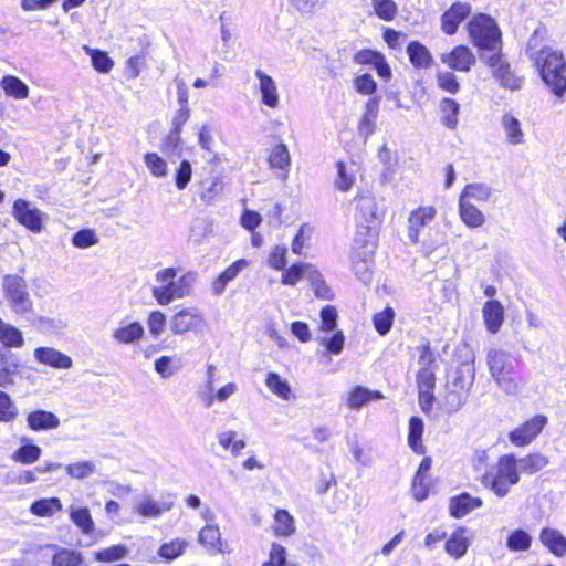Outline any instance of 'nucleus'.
I'll use <instances>...</instances> for the list:
<instances>
[{
  "label": "nucleus",
  "mask_w": 566,
  "mask_h": 566,
  "mask_svg": "<svg viewBox=\"0 0 566 566\" xmlns=\"http://www.w3.org/2000/svg\"><path fill=\"white\" fill-rule=\"evenodd\" d=\"M356 201V209L359 213L358 218L361 222L366 223L358 226L353 245V264L355 270L359 272L360 264L361 269L367 270V262L375 252L376 241L373 226L380 222L381 212H379L374 196L360 195Z\"/></svg>",
  "instance_id": "f257e3e1"
},
{
  "label": "nucleus",
  "mask_w": 566,
  "mask_h": 566,
  "mask_svg": "<svg viewBox=\"0 0 566 566\" xmlns=\"http://www.w3.org/2000/svg\"><path fill=\"white\" fill-rule=\"evenodd\" d=\"M527 53L545 84L556 96H563L566 92V60L564 54L548 46L539 49L537 31L528 40Z\"/></svg>",
  "instance_id": "f03ea898"
},
{
  "label": "nucleus",
  "mask_w": 566,
  "mask_h": 566,
  "mask_svg": "<svg viewBox=\"0 0 566 566\" xmlns=\"http://www.w3.org/2000/svg\"><path fill=\"white\" fill-rule=\"evenodd\" d=\"M195 274L188 272L177 279L174 268L159 270L155 274L156 284L151 287V294L159 305H168L177 298H184L191 294Z\"/></svg>",
  "instance_id": "7ed1b4c3"
},
{
  "label": "nucleus",
  "mask_w": 566,
  "mask_h": 566,
  "mask_svg": "<svg viewBox=\"0 0 566 566\" xmlns=\"http://www.w3.org/2000/svg\"><path fill=\"white\" fill-rule=\"evenodd\" d=\"M482 484L497 497H505L511 488L520 482L517 460L513 454H504L482 475Z\"/></svg>",
  "instance_id": "20e7f679"
},
{
  "label": "nucleus",
  "mask_w": 566,
  "mask_h": 566,
  "mask_svg": "<svg viewBox=\"0 0 566 566\" xmlns=\"http://www.w3.org/2000/svg\"><path fill=\"white\" fill-rule=\"evenodd\" d=\"M486 363L490 374L497 386L506 394H515L517 386L511 378L514 369L511 354L500 348H491L486 355Z\"/></svg>",
  "instance_id": "39448f33"
},
{
  "label": "nucleus",
  "mask_w": 566,
  "mask_h": 566,
  "mask_svg": "<svg viewBox=\"0 0 566 566\" xmlns=\"http://www.w3.org/2000/svg\"><path fill=\"white\" fill-rule=\"evenodd\" d=\"M469 34L475 46L495 51L501 43V32L495 21L485 14L474 17L468 24Z\"/></svg>",
  "instance_id": "423d86ee"
},
{
  "label": "nucleus",
  "mask_w": 566,
  "mask_h": 566,
  "mask_svg": "<svg viewBox=\"0 0 566 566\" xmlns=\"http://www.w3.org/2000/svg\"><path fill=\"white\" fill-rule=\"evenodd\" d=\"M2 287L6 301L17 315L25 316L33 311V302L28 292L27 283L22 277L7 275L3 279Z\"/></svg>",
  "instance_id": "0eeeda50"
},
{
  "label": "nucleus",
  "mask_w": 566,
  "mask_h": 566,
  "mask_svg": "<svg viewBox=\"0 0 566 566\" xmlns=\"http://www.w3.org/2000/svg\"><path fill=\"white\" fill-rule=\"evenodd\" d=\"M206 325V318L197 307L180 308L169 319L170 331L175 335H184L188 332L199 333Z\"/></svg>",
  "instance_id": "6e6552de"
},
{
  "label": "nucleus",
  "mask_w": 566,
  "mask_h": 566,
  "mask_svg": "<svg viewBox=\"0 0 566 566\" xmlns=\"http://www.w3.org/2000/svg\"><path fill=\"white\" fill-rule=\"evenodd\" d=\"M12 214L20 224L31 232H41L44 214L31 202L23 199L15 200L12 207Z\"/></svg>",
  "instance_id": "1a4fd4ad"
},
{
  "label": "nucleus",
  "mask_w": 566,
  "mask_h": 566,
  "mask_svg": "<svg viewBox=\"0 0 566 566\" xmlns=\"http://www.w3.org/2000/svg\"><path fill=\"white\" fill-rule=\"evenodd\" d=\"M546 423L547 418L544 415H536L511 431L509 439L516 447L527 446L542 432Z\"/></svg>",
  "instance_id": "9d476101"
},
{
  "label": "nucleus",
  "mask_w": 566,
  "mask_h": 566,
  "mask_svg": "<svg viewBox=\"0 0 566 566\" xmlns=\"http://www.w3.org/2000/svg\"><path fill=\"white\" fill-rule=\"evenodd\" d=\"M488 65L492 69L494 77L501 83L503 87L510 90H517L521 87L522 80L512 74L510 65L502 59L500 54L493 53L490 56L482 55Z\"/></svg>",
  "instance_id": "9b49d317"
},
{
  "label": "nucleus",
  "mask_w": 566,
  "mask_h": 566,
  "mask_svg": "<svg viewBox=\"0 0 566 566\" xmlns=\"http://www.w3.org/2000/svg\"><path fill=\"white\" fill-rule=\"evenodd\" d=\"M440 60L449 69L468 72L475 63V56L472 51L465 45H457L450 52L442 53Z\"/></svg>",
  "instance_id": "f8f14e48"
},
{
  "label": "nucleus",
  "mask_w": 566,
  "mask_h": 566,
  "mask_svg": "<svg viewBox=\"0 0 566 566\" xmlns=\"http://www.w3.org/2000/svg\"><path fill=\"white\" fill-rule=\"evenodd\" d=\"M437 214V210L432 206H422L412 210L408 218V237L411 242H419L421 230L427 227Z\"/></svg>",
  "instance_id": "ddd939ff"
},
{
  "label": "nucleus",
  "mask_w": 566,
  "mask_h": 566,
  "mask_svg": "<svg viewBox=\"0 0 566 566\" xmlns=\"http://www.w3.org/2000/svg\"><path fill=\"white\" fill-rule=\"evenodd\" d=\"M302 279H306L311 285H315L319 280V272L311 263H295L283 272L281 281L285 285L293 286Z\"/></svg>",
  "instance_id": "4468645a"
},
{
  "label": "nucleus",
  "mask_w": 566,
  "mask_h": 566,
  "mask_svg": "<svg viewBox=\"0 0 566 566\" xmlns=\"http://www.w3.org/2000/svg\"><path fill=\"white\" fill-rule=\"evenodd\" d=\"M258 80V88L261 94V103L270 108H277L280 104V95L275 81L258 69L254 73Z\"/></svg>",
  "instance_id": "2eb2a0df"
},
{
  "label": "nucleus",
  "mask_w": 566,
  "mask_h": 566,
  "mask_svg": "<svg viewBox=\"0 0 566 566\" xmlns=\"http://www.w3.org/2000/svg\"><path fill=\"white\" fill-rule=\"evenodd\" d=\"M417 384H418L419 403L423 411H429L431 409L432 401L434 399V396L432 392L434 385H436L434 370H432V369L418 370Z\"/></svg>",
  "instance_id": "dca6fc26"
},
{
  "label": "nucleus",
  "mask_w": 566,
  "mask_h": 566,
  "mask_svg": "<svg viewBox=\"0 0 566 566\" xmlns=\"http://www.w3.org/2000/svg\"><path fill=\"white\" fill-rule=\"evenodd\" d=\"M34 358L43 365L56 369H70L73 366L72 358L53 348V347H38L34 349Z\"/></svg>",
  "instance_id": "f3484780"
},
{
  "label": "nucleus",
  "mask_w": 566,
  "mask_h": 566,
  "mask_svg": "<svg viewBox=\"0 0 566 566\" xmlns=\"http://www.w3.org/2000/svg\"><path fill=\"white\" fill-rule=\"evenodd\" d=\"M343 401L350 410H358L371 400H381L384 395L379 390H370L363 386H355L345 396Z\"/></svg>",
  "instance_id": "a211bd4d"
},
{
  "label": "nucleus",
  "mask_w": 566,
  "mask_h": 566,
  "mask_svg": "<svg viewBox=\"0 0 566 566\" xmlns=\"http://www.w3.org/2000/svg\"><path fill=\"white\" fill-rule=\"evenodd\" d=\"M471 7L467 3H453L441 17V28L444 33L451 35L458 30L459 24L470 14Z\"/></svg>",
  "instance_id": "6ab92c4d"
},
{
  "label": "nucleus",
  "mask_w": 566,
  "mask_h": 566,
  "mask_svg": "<svg viewBox=\"0 0 566 566\" xmlns=\"http://www.w3.org/2000/svg\"><path fill=\"white\" fill-rule=\"evenodd\" d=\"M145 335L144 326L139 322H120L112 332V338L123 345H130L139 342Z\"/></svg>",
  "instance_id": "aec40b11"
},
{
  "label": "nucleus",
  "mask_w": 566,
  "mask_h": 566,
  "mask_svg": "<svg viewBox=\"0 0 566 566\" xmlns=\"http://www.w3.org/2000/svg\"><path fill=\"white\" fill-rule=\"evenodd\" d=\"M171 507L172 502H158L150 495H143L135 505V512L146 518H158Z\"/></svg>",
  "instance_id": "412c9836"
},
{
  "label": "nucleus",
  "mask_w": 566,
  "mask_h": 566,
  "mask_svg": "<svg viewBox=\"0 0 566 566\" xmlns=\"http://www.w3.org/2000/svg\"><path fill=\"white\" fill-rule=\"evenodd\" d=\"M59 417L43 409L31 411L27 416V424L33 431H48L60 427Z\"/></svg>",
  "instance_id": "4be33fe9"
},
{
  "label": "nucleus",
  "mask_w": 566,
  "mask_h": 566,
  "mask_svg": "<svg viewBox=\"0 0 566 566\" xmlns=\"http://www.w3.org/2000/svg\"><path fill=\"white\" fill-rule=\"evenodd\" d=\"M539 541L556 557L566 556V537L560 531L544 527L539 533Z\"/></svg>",
  "instance_id": "5701e85b"
},
{
  "label": "nucleus",
  "mask_w": 566,
  "mask_h": 566,
  "mask_svg": "<svg viewBox=\"0 0 566 566\" xmlns=\"http://www.w3.org/2000/svg\"><path fill=\"white\" fill-rule=\"evenodd\" d=\"M482 315L486 329L495 334L503 324L504 321V307L496 301H488L482 308Z\"/></svg>",
  "instance_id": "b1692460"
},
{
  "label": "nucleus",
  "mask_w": 566,
  "mask_h": 566,
  "mask_svg": "<svg viewBox=\"0 0 566 566\" xmlns=\"http://www.w3.org/2000/svg\"><path fill=\"white\" fill-rule=\"evenodd\" d=\"M483 504L480 497H473L469 493H462L459 496L450 499L449 511L453 517H463Z\"/></svg>",
  "instance_id": "393cba45"
},
{
  "label": "nucleus",
  "mask_w": 566,
  "mask_h": 566,
  "mask_svg": "<svg viewBox=\"0 0 566 566\" xmlns=\"http://www.w3.org/2000/svg\"><path fill=\"white\" fill-rule=\"evenodd\" d=\"M475 378V368L473 363H463L461 364L447 385L460 388L461 390L469 391L474 382Z\"/></svg>",
  "instance_id": "a878e982"
},
{
  "label": "nucleus",
  "mask_w": 566,
  "mask_h": 566,
  "mask_svg": "<svg viewBox=\"0 0 566 566\" xmlns=\"http://www.w3.org/2000/svg\"><path fill=\"white\" fill-rule=\"evenodd\" d=\"M459 216L461 221L469 228L482 227L485 222L483 212L471 201L459 199Z\"/></svg>",
  "instance_id": "bb28decb"
},
{
  "label": "nucleus",
  "mask_w": 566,
  "mask_h": 566,
  "mask_svg": "<svg viewBox=\"0 0 566 566\" xmlns=\"http://www.w3.org/2000/svg\"><path fill=\"white\" fill-rule=\"evenodd\" d=\"M467 533L465 528H458L446 542V552L457 559L465 555L470 545Z\"/></svg>",
  "instance_id": "cd10ccee"
},
{
  "label": "nucleus",
  "mask_w": 566,
  "mask_h": 566,
  "mask_svg": "<svg viewBox=\"0 0 566 566\" xmlns=\"http://www.w3.org/2000/svg\"><path fill=\"white\" fill-rule=\"evenodd\" d=\"M468 397L469 391L447 385L446 394L441 402L442 409L448 413H454L463 407Z\"/></svg>",
  "instance_id": "c85d7f7f"
},
{
  "label": "nucleus",
  "mask_w": 566,
  "mask_h": 566,
  "mask_svg": "<svg viewBox=\"0 0 566 566\" xmlns=\"http://www.w3.org/2000/svg\"><path fill=\"white\" fill-rule=\"evenodd\" d=\"M265 386L272 394L285 401H290L294 398L289 381L274 371L268 373Z\"/></svg>",
  "instance_id": "c756f323"
},
{
  "label": "nucleus",
  "mask_w": 566,
  "mask_h": 566,
  "mask_svg": "<svg viewBox=\"0 0 566 566\" xmlns=\"http://www.w3.org/2000/svg\"><path fill=\"white\" fill-rule=\"evenodd\" d=\"M378 115V103L376 99H369L366 104V111L364 115L360 118V122L358 124V134L364 137L368 138L376 128V118Z\"/></svg>",
  "instance_id": "7c9ffc66"
},
{
  "label": "nucleus",
  "mask_w": 566,
  "mask_h": 566,
  "mask_svg": "<svg viewBox=\"0 0 566 566\" xmlns=\"http://www.w3.org/2000/svg\"><path fill=\"white\" fill-rule=\"evenodd\" d=\"M506 140L511 145H520L524 142V133L520 120L512 114H504L501 119Z\"/></svg>",
  "instance_id": "2f4dec72"
},
{
  "label": "nucleus",
  "mask_w": 566,
  "mask_h": 566,
  "mask_svg": "<svg viewBox=\"0 0 566 566\" xmlns=\"http://www.w3.org/2000/svg\"><path fill=\"white\" fill-rule=\"evenodd\" d=\"M0 85L7 96L15 99H25L29 96L28 85L14 75L3 76Z\"/></svg>",
  "instance_id": "473e14b6"
},
{
  "label": "nucleus",
  "mask_w": 566,
  "mask_h": 566,
  "mask_svg": "<svg viewBox=\"0 0 566 566\" xmlns=\"http://www.w3.org/2000/svg\"><path fill=\"white\" fill-rule=\"evenodd\" d=\"M0 343L4 347L20 348L24 344L22 332L0 318Z\"/></svg>",
  "instance_id": "72a5a7b5"
},
{
  "label": "nucleus",
  "mask_w": 566,
  "mask_h": 566,
  "mask_svg": "<svg viewBox=\"0 0 566 566\" xmlns=\"http://www.w3.org/2000/svg\"><path fill=\"white\" fill-rule=\"evenodd\" d=\"M439 111L441 114V123L449 129H455L460 112L459 103L452 98H442L439 104Z\"/></svg>",
  "instance_id": "f704fd0d"
},
{
  "label": "nucleus",
  "mask_w": 566,
  "mask_h": 566,
  "mask_svg": "<svg viewBox=\"0 0 566 566\" xmlns=\"http://www.w3.org/2000/svg\"><path fill=\"white\" fill-rule=\"evenodd\" d=\"M410 62L416 67H429L432 64V55L429 50L418 41H412L407 46Z\"/></svg>",
  "instance_id": "c9c22d12"
},
{
  "label": "nucleus",
  "mask_w": 566,
  "mask_h": 566,
  "mask_svg": "<svg viewBox=\"0 0 566 566\" xmlns=\"http://www.w3.org/2000/svg\"><path fill=\"white\" fill-rule=\"evenodd\" d=\"M423 430V421L418 417H411L409 420L408 444L418 454L426 452L422 443Z\"/></svg>",
  "instance_id": "e433bc0d"
},
{
  "label": "nucleus",
  "mask_w": 566,
  "mask_h": 566,
  "mask_svg": "<svg viewBox=\"0 0 566 566\" xmlns=\"http://www.w3.org/2000/svg\"><path fill=\"white\" fill-rule=\"evenodd\" d=\"M273 531L275 535L287 537L295 533L293 516L286 510H277L274 514Z\"/></svg>",
  "instance_id": "4c0bfd02"
},
{
  "label": "nucleus",
  "mask_w": 566,
  "mask_h": 566,
  "mask_svg": "<svg viewBox=\"0 0 566 566\" xmlns=\"http://www.w3.org/2000/svg\"><path fill=\"white\" fill-rule=\"evenodd\" d=\"M493 190L490 186L482 182L469 184L462 190L460 198L464 200H474L478 202H486L492 197Z\"/></svg>",
  "instance_id": "58836bf2"
},
{
  "label": "nucleus",
  "mask_w": 566,
  "mask_h": 566,
  "mask_svg": "<svg viewBox=\"0 0 566 566\" xmlns=\"http://www.w3.org/2000/svg\"><path fill=\"white\" fill-rule=\"evenodd\" d=\"M198 541L201 545L206 546L207 549L223 552V544L219 527L216 525H207L199 532Z\"/></svg>",
  "instance_id": "ea45409f"
},
{
  "label": "nucleus",
  "mask_w": 566,
  "mask_h": 566,
  "mask_svg": "<svg viewBox=\"0 0 566 566\" xmlns=\"http://www.w3.org/2000/svg\"><path fill=\"white\" fill-rule=\"evenodd\" d=\"M71 521L82 531L83 534H91L95 524L87 507H71Z\"/></svg>",
  "instance_id": "a19ab883"
},
{
  "label": "nucleus",
  "mask_w": 566,
  "mask_h": 566,
  "mask_svg": "<svg viewBox=\"0 0 566 566\" xmlns=\"http://www.w3.org/2000/svg\"><path fill=\"white\" fill-rule=\"evenodd\" d=\"M84 556L75 549L60 548L52 557L51 566H82Z\"/></svg>",
  "instance_id": "79ce46f5"
},
{
  "label": "nucleus",
  "mask_w": 566,
  "mask_h": 566,
  "mask_svg": "<svg viewBox=\"0 0 566 566\" xmlns=\"http://www.w3.org/2000/svg\"><path fill=\"white\" fill-rule=\"evenodd\" d=\"M548 463V459L541 453H531L517 461L518 473L524 472L527 474H533L543 468H545Z\"/></svg>",
  "instance_id": "37998d69"
},
{
  "label": "nucleus",
  "mask_w": 566,
  "mask_h": 566,
  "mask_svg": "<svg viewBox=\"0 0 566 566\" xmlns=\"http://www.w3.org/2000/svg\"><path fill=\"white\" fill-rule=\"evenodd\" d=\"M61 510L62 504L60 499L57 497L42 499L35 501L30 507V512L32 514L43 517L52 516Z\"/></svg>",
  "instance_id": "c03bdc74"
},
{
  "label": "nucleus",
  "mask_w": 566,
  "mask_h": 566,
  "mask_svg": "<svg viewBox=\"0 0 566 566\" xmlns=\"http://www.w3.org/2000/svg\"><path fill=\"white\" fill-rule=\"evenodd\" d=\"M144 163L155 178H165L168 175V164L156 153H146Z\"/></svg>",
  "instance_id": "a18cd8bd"
},
{
  "label": "nucleus",
  "mask_w": 566,
  "mask_h": 566,
  "mask_svg": "<svg viewBox=\"0 0 566 566\" xmlns=\"http://www.w3.org/2000/svg\"><path fill=\"white\" fill-rule=\"evenodd\" d=\"M187 546L188 542L186 539L175 538L164 543L158 549V555L166 560H174L184 554Z\"/></svg>",
  "instance_id": "49530a36"
},
{
  "label": "nucleus",
  "mask_w": 566,
  "mask_h": 566,
  "mask_svg": "<svg viewBox=\"0 0 566 566\" xmlns=\"http://www.w3.org/2000/svg\"><path fill=\"white\" fill-rule=\"evenodd\" d=\"M532 536L524 530L513 531L506 539V546L512 552H525L532 545Z\"/></svg>",
  "instance_id": "de8ad7c7"
},
{
  "label": "nucleus",
  "mask_w": 566,
  "mask_h": 566,
  "mask_svg": "<svg viewBox=\"0 0 566 566\" xmlns=\"http://www.w3.org/2000/svg\"><path fill=\"white\" fill-rule=\"evenodd\" d=\"M375 14L384 21H392L398 14V6L394 0H370Z\"/></svg>",
  "instance_id": "09e8293b"
},
{
  "label": "nucleus",
  "mask_w": 566,
  "mask_h": 566,
  "mask_svg": "<svg viewBox=\"0 0 566 566\" xmlns=\"http://www.w3.org/2000/svg\"><path fill=\"white\" fill-rule=\"evenodd\" d=\"M42 450L35 444H24L17 449L12 454V460L22 464H32L41 457Z\"/></svg>",
  "instance_id": "8fccbe9b"
},
{
  "label": "nucleus",
  "mask_w": 566,
  "mask_h": 566,
  "mask_svg": "<svg viewBox=\"0 0 566 566\" xmlns=\"http://www.w3.org/2000/svg\"><path fill=\"white\" fill-rule=\"evenodd\" d=\"M83 50L91 56L92 64L98 72L108 73L113 69L114 62L106 52L92 49L87 45H84Z\"/></svg>",
  "instance_id": "3c124183"
},
{
  "label": "nucleus",
  "mask_w": 566,
  "mask_h": 566,
  "mask_svg": "<svg viewBox=\"0 0 566 566\" xmlns=\"http://www.w3.org/2000/svg\"><path fill=\"white\" fill-rule=\"evenodd\" d=\"M269 164L272 168L277 169H285L290 166L291 157L285 144H279L273 147L269 157Z\"/></svg>",
  "instance_id": "603ef678"
},
{
  "label": "nucleus",
  "mask_w": 566,
  "mask_h": 566,
  "mask_svg": "<svg viewBox=\"0 0 566 566\" xmlns=\"http://www.w3.org/2000/svg\"><path fill=\"white\" fill-rule=\"evenodd\" d=\"M395 311L391 307H386L384 311L374 315L373 322L376 331L380 335H386L392 326Z\"/></svg>",
  "instance_id": "864d4df0"
},
{
  "label": "nucleus",
  "mask_w": 566,
  "mask_h": 566,
  "mask_svg": "<svg viewBox=\"0 0 566 566\" xmlns=\"http://www.w3.org/2000/svg\"><path fill=\"white\" fill-rule=\"evenodd\" d=\"M355 172L348 169L343 161L337 163V178L335 186L340 191H348L355 182Z\"/></svg>",
  "instance_id": "5fc2aeb1"
},
{
  "label": "nucleus",
  "mask_w": 566,
  "mask_h": 566,
  "mask_svg": "<svg viewBox=\"0 0 566 566\" xmlns=\"http://www.w3.org/2000/svg\"><path fill=\"white\" fill-rule=\"evenodd\" d=\"M96 465L93 461H77L65 467L66 473L73 479H84L93 474Z\"/></svg>",
  "instance_id": "6e6d98bb"
},
{
  "label": "nucleus",
  "mask_w": 566,
  "mask_h": 566,
  "mask_svg": "<svg viewBox=\"0 0 566 566\" xmlns=\"http://www.w3.org/2000/svg\"><path fill=\"white\" fill-rule=\"evenodd\" d=\"M127 554L128 549L125 545H114L95 552V559L98 562L109 563L123 559Z\"/></svg>",
  "instance_id": "4d7b16f0"
},
{
  "label": "nucleus",
  "mask_w": 566,
  "mask_h": 566,
  "mask_svg": "<svg viewBox=\"0 0 566 566\" xmlns=\"http://www.w3.org/2000/svg\"><path fill=\"white\" fill-rule=\"evenodd\" d=\"M18 412V408L10 396L4 391H0V421L11 422L17 418Z\"/></svg>",
  "instance_id": "13d9d810"
},
{
  "label": "nucleus",
  "mask_w": 566,
  "mask_h": 566,
  "mask_svg": "<svg viewBox=\"0 0 566 566\" xmlns=\"http://www.w3.org/2000/svg\"><path fill=\"white\" fill-rule=\"evenodd\" d=\"M438 86L450 94H455L460 90V84L457 81V76L449 71H439L437 73Z\"/></svg>",
  "instance_id": "bf43d9fd"
},
{
  "label": "nucleus",
  "mask_w": 566,
  "mask_h": 566,
  "mask_svg": "<svg viewBox=\"0 0 566 566\" xmlns=\"http://www.w3.org/2000/svg\"><path fill=\"white\" fill-rule=\"evenodd\" d=\"M337 311L332 305H326L321 310V326L322 332H333L337 327Z\"/></svg>",
  "instance_id": "052dcab7"
},
{
  "label": "nucleus",
  "mask_w": 566,
  "mask_h": 566,
  "mask_svg": "<svg viewBox=\"0 0 566 566\" xmlns=\"http://www.w3.org/2000/svg\"><path fill=\"white\" fill-rule=\"evenodd\" d=\"M192 177V166L188 160H182L175 175V185L177 189L184 190L190 182Z\"/></svg>",
  "instance_id": "680f3d73"
},
{
  "label": "nucleus",
  "mask_w": 566,
  "mask_h": 566,
  "mask_svg": "<svg viewBox=\"0 0 566 566\" xmlns=\"http://www.w3.org/2000/svg\"><path fill=\"white\" fill-rule=\"evenodd\" d=\"M98 237L94 230L84 229L76 232L72 238V243L80 249H85L97 244Z\"/></svg>",
  "instance_id": "e2e57ef3"
},
{
  "label": "nucleus",
  "mask_w": 566,
  "mask_h": 566,
  "mask_svg": "<svg viewBox=\"0 0 566 566\" xmlns=\"http://www.w3.org/2000/svg\"><path fill=\"white\" fill-rule=\"evenodd\" d=\"M319 343L326 347L328 353L338 355L344 348L345 336L343 332H336L332 337H319Z\"/></svg>",
  "instance_id": "0e129e2a"
},
{
  "label": "nucleus",
  "mask_w": 566,
  "mask_h": 566,
  "mask_svg": "<svg viewBox=\"0 0 566 566\" xmlns=\"http://www.w3.org/2000/svg\"><path fill=\"white\" fill-rule=\"evenodd\" d=\"M287 249L283 245H275L270 252L268 263L274 270H284L286 266Z\"/></svg>",
  "instance_id": "69168bd1"
},
{
  "label": "nucleus",
  "mask_w": 566,
  "mask_h": 566,
  "mask_svg": "<svg viewBox=\"0 0 566 566\" xmlns=\"http://www.w3.org/2000/svg\"><path fill=\"white\" fill-rule=\"evenodd\" d=\"M166 316L160 311H154L147 318V326L151 335L159 336L164 332Z\"/></svg>",
  "instance_id": "338daca9"
},
{
  "label": "nucleus",
  "mask_w": 566,
  "mask_h": 566,
  "mask_svg": "<svg viewBox=\"0 0 566 566\" xmlns=\"http://www.w3.org/2000/svg\"><path fill=\"white\" fill-rule=\"evenodd\" d=\"M354 85L357 92L364 95H370L377 88V84L370 74H363L356 77L354 81Z\"/></svg>",
  "instance_id": "774afa93"
}]
</instances>
